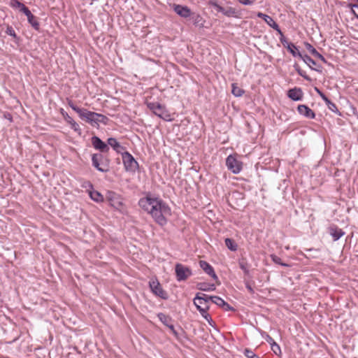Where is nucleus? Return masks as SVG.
<instances>
[{
  "instance_id": "1",
  "label": "nucleus",
  "mask_w": 358,
  "mask_h": 358,
  "mask_svg": "<svg viewBox=\"0 0 358 358\" xmlns=\"http://www.w3.org/2000/svg\"><path fill=\"white\" fill-rule=\"evenodd\" d=\"M9 6L13 9H18L20 12L23 13L27 17V22L30 26L35 31H39L41 25L38 21V18L31 12L27 6H26L19 0H10L9 2Z\"/></svg>"
},
{
  "instance_id": "2",
  "label": "nucleus",
  "mask_w": 358,
  "mask_h": 358,
  "mask_svg": "<svg viewBox=\"0 0 358 358\" xmlns=\"http://www.w3.org/2000/svg\"><path fill=\"white\" fill-rule=\"evenodd\" d=\"M208 6L215 10L217 13H222L227 17H234L236 19H242L245 9H238L234 7L224 8L218 3L217 0H209Z\"/></svg>"
},
{
  "instance_id": "3",
  "label": "nucleus",
  "mask_w": 358,
  "mask_h": 358,
  "mask_svg": "<svg viewBox=\"0 0 358 358\" xmlns=\"http://www.w3.org/2000/svg\"><path fill=\"white\" fill-rule=\"evenodd\" d=\"M92 167L101 173H108L110 171V159L103 153H93L91 155Z\"/></svg>"
},
{
  "instance_id": "4",
  "label": "nucleus",
  "mask_w": 358,
  "mask_h": 358,
  "mask_svg": "<svg viewBox=\"0 0 358 358\" xmlns=\"http://www.w3.org/2000/svg\"><path fill=\"white\" fill-rule=\"evenodd\" d=\"M141 203V208L144 210L148 211L150 214H151L152 217L158 224L162 226L166 224V221L165 217L163 215L162 210H160V204H162V203H155V205H153L154 203Z\"/></svg>"
},
{
  "instance_id": "5",
  "label": "nucleus",
  "mask_w": 358,
  "mask_h": 358,
  "mask_svg": "<svg viewBox=\"0 0 358 358\" xmlns=\"http://www.w3.org/2000/svg\"><path fill=\"white\" fill-rule=\"evenodd\" d=\"M147 108L157 117L166 122L171 121V115L165 105L157 101H146Z\"/></svg>"
},
{
  "instance_id": "6",
  "label": "nucleus",
  "mask_w": 358,
  "mask_h": 358,
  "mask_svg": "<svg viewBox=\"0 0 358 358\" xmlns=\"http://www.w3.org/2000/svg\"><path fill=\"white\" fill-rule=\"evenodd\" d=\"M122 163L126 172L134 173L139 168V164L135 157L127 150L122 153Z\"/></svg>"
},
{
  "instance_id": "7",
  "label": "nucleus",
  "mask_w": 358,
  "mask_h": 358,
  "mask_svg": "<svg viewBox=\"0 0 358 358\" xmlns=\"http://www.w3.org/2000/svg\"><path fill=\"white\" fill-rule=\"evenodd\" d=\"M227 169L234 174H238L243 169V162L238 159L236 155L230 154L225 159Z\"/></svg>"
},
{
  "instance_id": "8",
  "label": "nucleus",
  "mask_w": 358,
  "mask_h": 358,
  "mask_svg": "<svg viewBox=\"0 0 358 358\" xmlns=\"http://www.w3.org/2000/svg\"><path fill=\"white\" fill-rule=\"evenodd\" d=\"M279 39L284 48H285L294 57L302 58L303 54L300 52L299 47L294 43L289 41L283 33L280 35Z\"/></svg>"
},
{
  "instance_id": "9",
  "label": "nucleus",
  "mask_w": 358,
  "mask_h": 358,
  "mask_svg": "<svg viewBox=\"0 0 358 358\" xmlns=\"http://www.w3.org/2000/svg\"><path fill=\"white\" fill-rule=\"evenodd\" d=\"M90 140L94 149L99 151L97 153L105 154L108 152V140L105 142L96 135H93Z\"/></svg>"
},
{
  "instance_id": "10",
  "label": "nucleus",
  "mask_w": 358,
  "mask_h": 358,
  "mask_svg": "<svg viewBox=\"0 0 358 358\" xmlns=\"http://www.w3.org/2000/svg\"><path fill=\"white\" fill-rule=\"evenodd\" d=\"M173 10L181 18H189L193 11L191 8L185 4L173 3L171 6Z\"/></svg>"
},
{
  "instance_id": "11",
  "label": "nucleus",
  "mask_w": 358,
  "mask_h": 358,
  "mask_svg": "<svg viewBox=\"0 0 358 358\" xmlns=\"http://www.w3.org/2000/svg\"><path fill=\"white\" fill-rule=\"evenodd\" d=\"M175 271L178 281H184L192 274V271L189 267L181 264H177L176 265Z\"/></svg>"
},
{
  "instance_id": "12",
  "label": "nucleus",
  "mask_w": 358,
  "mask_h": 358,
  "mask_svg": "<svg viewBox=\"0 0 358 358\" xmlns=\"http://www.w3.org/2000/svg\"><path fill=\"white\" fill-rule=\"evenodd\" d=\"M256 15L257 17L262 19L268 26L275 30L279 35L283 33L278 24L271 16L262 12H257Z\"/></svg>"
},
{
  "instance_id": "13",
  "label": "nucleus",
  "mask_w": 358,
  "mask_h": 358,
  "mask_svg": "<svg viewBox=\"0 0 358 358\" xmlns=\"http://www.w3.org/2000/svg\"><path fill=\"white\" fill-rule=\"evenodd\" d=\"M189 20L191 21L192 24L199 29H202L204 28H208L206 26V20L202 17V15L198 12H194L192 13L191 16L189 17Z\"/></svg>"
},
{
  "instance_id": "14",
  "label": "nucleus",
  "mask_w": 358,
  "mask_h": 358,
  "mask_svg": "<svg viewBox=\"0 0 358 358\" xmlns=\"http://www.w3.org/2000/svg\"><path fill=\"white\" fill-rule=\"evenodd\" d=\"M150 287L154 294L163 299H166L168 298L167 293L162 289L160 283L157 280H152L150 281Z\"/></svg>"
},
{
  "instance_id": "15",
  "label": "nucleus",
  "mask_w": 358,
  "mask_h": 358,
  "mask_svg": "<svg viewBox=\"0 0 358 358\" xmlns=\"http://www.w3.org/2000/svg\"><path fill=\"white\" fill-rule=\"evenodd\" d=\"M287 96L293 101H300L303 99V92L299 87L289 89L286 93Z\"/></svg>"
},
{
  "instance_id": "16",
  "label": "nucleus",
  "mask_w": 358,
  "mask_h": 358,
  "mask_svg": "<svg viewBox=\"0 0 358 358\" xmlns=\"http://www.w3.org/2000/svg\"><path fill=\"white\" fill-rule=\"evenodd\" d=\"M301 59L312 71H315L317 73H322V66L318 64L313 59H312L308 55L303 54Z\"/></svg>"
},
{
  "instance_id": "17",
  "label": "nucleus",
  "mask_w": 358,
  "mask_h": 358,
  "mask_svg": "<svg viewBox=\"0 0 358 358\" xmlns=\"http://www.w3.org/2000/svg\"><path fill=\"white\" fill-rule=\"evenodd\" d=\"M108 150L111 148L117 154L122 155L126 150V148L123 146L116 138L108 137Z\"/></svg>"
},
{
  "instance_id": "18",
  "label": "nucleus",
  "mask_w": 358,
  "mask_h": 358,
  "mask_svg": "<svg viewBox=\"0 0 358 358\" xmlns=\"http://www.w3.org/2000/svg\"><path fill=\"white\" fill-rule=\"evenodd\" d=\"M59 113L66 122L70 125L71 129L74 131L79 132L80 134L81 129L79 124L64 110V109L61 108L59 109Z\"/></svg>"
},
{
  "instance_id": "19",
  "label": "nucleus",
  "mask_w": 358,
  "mask_h": 358,
  "mask_svg": "<svg viewBox=\"0 0 358 358\" xmlns=\"http://www.w3.org/2000/svg\"><path fill=\"white\" fill-rule=\"evenodd\" d=\"M297 112L299 115L310 120L315 119V113L307 105L299 104L297 106Z\"/></svg>"
},
{
  "instance_id": "20",
  "label": "nucleus",
  "mask_w": 358,
  "mask_h": 358,
  "mask_svg": "<svg viewBox=\"0 0 358 358\" xmlns=\"http://www.w3.org/2000/svg\"><path fill=\"white\" fill-rule=\"evenodd\" d=\"M304 46L306 50L314 57L321 60L323 63L327 64L328 66H331V64L329 62L325 57L320 54L315 48L313 45H311L308 42H304Z\"/></svg>"
},
{
  "instance_id": "21",
  "label": "nucleus",
  "mask_w": 358,
  "mask_h": 358,
  "mask_svg": "<svg viewBox=\"0 0 358 358\" xmlns=\"http://www.w3.org/2000/svg\"><path fill=\"white\" fill-rule=\"evenodd\" d=\"M68 105L73 111H75L78 114L79 118L81 120L85 121L87 112H89V110L76 106V104L73 103V102L71 100H69L68 101Z\"/></svg>"
},
{
  "instance_id": "22",
  "label": "nucleus",
  "mask_w": 358,
  "mask_h": 358,
  "mask_svg": "<svg viewBox=\"0 0 358 358\" xmlns=\"http://www.w3.org/2000/svg\"><path fill=\"white\" fill-rule=\"evenodd\" d=\"M68 105L73 111H75L78 114L79 118L81 120L85 121L87 112H89V110L76 106V104L73 103V102L71 100H69L68 101Z\"/></svg>"
},
{
  "instance_id": "23",
  "label": "nucleus",
  "mask_w": 358,
  "mask_h": 358,
  "mask_svg": "<svg viewBox=\"0 0 358 358\" xmlns=\"http://www.w3.org/2000/svg\"><path fill=\"white\" fill-rule=\"evenodd\" d=\"M88 195L93 201H104L103 195L94 189L92 183L89 182Z\"/></svg>"
},
{
  "instance_id": "24",
  "label": "nucleus",
  "mask_w": 358,
  "mask_h": 358,
  "mask_svg": "<svg viewBox=\"0 0 358 358\" xmlns=\"http://www.w3.org/2000/svg\"><path fill=\"white\" fill-rule=\"evenodd\" d=\"M5 33L13 38V42L15 45L19 46L21 44L22 41V38L16 34L15 29L11 25H7Z\"/></svg>"
},
{
  "instance_id": "25",
  "label": "nucleus",
  "mask_w": 358,
  "mask_h": 358,
  "mask_svg": "<svg viewBox=\"0 0 358 358\" xmlns=\"http://www.w3.org/2000/svg\"><path fill=\"white\" fill-rule=\"evenodd\" d=\"M200 267L209 275H210L213 279L217 280V276L215 274L213 268L206 262L200 261L199 262Z\"/></svg>"
},
{
  "instance_id": "26",
  "label": "nucleus",
  "mask_w": 358,
  "mask_h": 358,
  "mask_svg": "<svg viewBox=\"0 0 358 358\" xmlns=\"http://www.w3.org/2000/svg\"><path fill=\"white\" fill-rule=\"evenodd\" d=\"M213 296H208L205 294L198 293L194 299V303H197L199 301V303L203 304V306H209L208 303L210 301H212Z\"/></svg>"
},
{
  "instance_id": "27",
  "label": "nucleus",
  "mask_w": 358,
  "mask_h": 358,
  "mask_svg": "<svg viewBox=\"0 0 358 358\" xmlns=\"http://www.w3.org/2000/svg\"><path fill=\"white\" fill-rule=\"evenodd\" d=\"M329 233L333 237L334 241H338L345 234L341 229L336 225H332L329 227Z\"/></svg>"
},
{
  "instance_id": "28",
  "label": "nucleus",
  "mask_w": 358,
  "mask_h": 358,
  "mask_svg": "<svg viewBox=\"0 0 358 358\" xmlns=\"http://www.w3.org/2000/svg\"><path fill=\"white\" fill-rule=\"evenodd\" d=\"M104 196L106 201H120V196L113 190H107Z\"/></svg>"
},
{
  "instance_id": "29",
  "label": "nucleus",
  "mask_w": 358,
  "mask_h": 358,
  "mask_svg": "<svg viewBox=\"0 0 358 358\" xmlns=\"http://www.w3.org/2000/svg\"><path fill=\"white\" fill-rule=\"evenodd\" d=\"M97 118L96 117V112L89 110L85 119V122L90 124L91 126L97 128Z\"/></svg>"
},
{
  "instance_id": "30",
  "label": "nucleus",
  "mask_w": 358,
  "mask_h": 358,
  "mask_svg": "<svg viewBox=\"0 0 358 358\" xmlns=\"http://www.w3.org/2000/svg\"><path fill=\"white\" fill-rule=\"evenodd\" d=\"M196 287L198 289L201 291H214L215 289V286L214 284H210L207 282H199L196 285Z\"/></svg>"
},
{
  "instance_id": "31",
  "label": "nucleus",
  "mask_w": 358,
  "mask_h": 358,
  "mask_svg": "<svg viewBox=\"0 0 358 358\" xmlns=\"http://www.w3.org/2000/svg\"><path fill=\"white\" fill-rule=\"evenodd\" d=\"M293 67L294 70L297 72V73L303 79L309 82L312 81V78L308 75H307L303 70L301 69L300 66L298 64L297 62H294V64H293Z\"/></svg>"
},
{
  "instance_id": "32",
  "label": "nucleus",
  "mask_w": 358,
  "mask_h": 358,
  "mask_svg": "<svg viewBox=\"0 0 358 358\" xmlns=\"http://www.w3.org/2000/svg\"><path fill=\"white\" fill-rule=\"evenodd\" d=\"M293 67L294 70L297 72V73L303 79L309 82L312 81V78L308 75H307L303 70L301 69L300 66L298 64L297 62H294V64H293Z\"/></svg>"
},
{
  "instance_id": "33",
  "label": "nucleus",
  "mask_w": 358,
  "mask_h": 358,
  "mask_svg": "<svg viewBox=\"0 0 358 358\" xmlns=\"http://www.w3.org/2000/svg\"><path fill=\"white\" fill-rule=\"evenodd\" d=\"M245 93V90L237 86V84L235 83H233L231 84V94L235 97H241Z\"/></svg>"
},
{
  "instance_id": "34",
  "label": "nucleus",
  "mask_w": 358,
  "mask_h": 358,
  "mask_svg": "<svg viewBox=\"0 0 358 358\" xmlns=\"http://www.w3.org/2000/svg\"><path fill=\"white\" fill-rule=\"evenodd\" d=\"M96 117L97 118V128L99 127L100 124L108 125L110 122V119L101 113H96Z\"/></svg>"
},
{
  "instance_id": "35",
  "label": "nucleus",
  "mask_w": 358,
  "mask_h": 358,
  "mask_svg": "<svg viewBox=\"0 0 358 358\" xmlns=\"http://www.w3.org/2000/svg\"><path fill=\"white\" fill-rule=\"evenodd\" d=\"M325 104L327 105L328 109L329 110H331L332 113L339 115V116H341L342 115V113L340 112V110L338 109L336 105L332 102L330 99H329L328 101H327L325 102Z\"/></svg>"
},
{
  "instance_id": "36",
  "label": "nucleus",
  "mask_w": 358,
  "mask_h": 358,
  "mask_svg": "<svg viewBox=\"0 0 358 358\" xmlns=\"http://www.w3.org/2000/svg\"><path fill=\"white\" fill-rule=\"evenodd\" d=\"M157 317L159 318V320L162 322L164 323V324H166V326H168L170 329H173V325H169L168 324V322L170 321V317L167 315H166L165 314L162 313H158L157 315Z\"/></svg>"
},
{
  "instance_id": "37",
  "label": "nucleus",
  "mask_w": 358,
  "mask_h": 358,
  "mask_svg": "<svg viewBox=\"0 0 358 358\" xmlns=\"http://www.w3.org/2000/svg\"><path fill=\"white\" fill-rule=\"evenodd\" d=\"M208 309L209 306H203V308L198 307V310L199 311L202 317L209 322L210 320H211V317L210 315L207 313Z\"/></svg>"
},
{
  "instance_id": "38",
  "label": "nucleus",
  "mask_w": 358,
  "mask_h": 358,
  "mask_svg": "<svg viewBox=\"0 0 358 358\" xmlns=\"http://www.w3.org/2000/svg\"><path fill=\"white\" fill-rule=\"evenodd\" d=\"M226 246L231 251H236L237 250V244L235 241L229 238H227L224 241Z\"/></svg>"
},
{
  "instance_id": "39",
  "label": "nucleus",
  "mask_w": 358,
  "mask_h": 358,
  "mask_svg": "<svg viewBox=\"0 0 358 358\" xmlns=\"http://www.w3.org/2000/svg\"><path fill=\"white\" fill-rule=\"evenodd\" d=\"M138 201H163L158 197H152L149 193L145 197L141 198Z\"/></svg>"
},
{
  "instance_id": "40",
  "label": "nucleus",
  "mask_w": 358,
  "mask_h": 358,
  "mask_svg": "<svg viewBox=\"0 0 358 358\" xmlns=\"http://www.w3.org/2000/svg\"><path fill=\"white\" fill-rule=\"evenodd\" d=\"M212 302L215 303L220 307H222V306L226 305V302L220 297L217 296H213L212 299Z\"/></svg>"
},
{
  "instance_id": "41",
  "label": "nucleus",
  "mask_w": 358,
  "mask_h": 358,
  "mask_svg": "<svg viewBox=\"0 0 358 358\" xmlns=\"http://www.w3.org/2000/svg\"><path fill=\"white\" fill-rule=\"evenodd\" d=\"M271 259L273 260V262L275 264H280L285 267L289 266V264L282 262L281 259L275 255H271Z\"/></svg>"
},
{
  "instance_id": "42",
  "label": "nucleus",
  "mask_w": 358,
  "mask_h": 358,
  "mask_svg": "<svg viewBox=\"0 0 358 358\" xmlns=\"http://www.w3.org/2000/svg\"><path fill=\"white\" fill-rule=\"evenodd\" d=\"M314 90L317 92V94L320 96V98L324 101V103L329 99L327 97V96L318 87H315Z\"/></svg>"
},
{
  "instance_id": "43",
  "label": "nucleus",
  "mask_w": 358,
  "mask_h": 358,
  "mask_svg": "<svg viewBox=\"0 0 358 358\" xmlns=\"http://www.w3.org/2000/svg\"><path fill=\"white\" fill-rule=\"evenodd\" d=\"M160 210H162V212L164 216L166 215H169L171 212V209L166 203H162V204H160Z\"/></svg>"
},
{
  "instance_id": "44",
  "label": "nucleus",
  "mask_w": 358,
  "mask_h": 358,
  "mask_svg": "<svg viewBox=\"0 0 358 358\" xmlns=\"http://www.w3.org/2000/svg\"><path fill=\"white\" fill-rule=\"evenodd\" d=\"M244 355L248 358H261L259 356L255 355L251 350L250 349H245L244 350Z\"/></svg>"
},
{
  "instance_id": "45",
  "label": "nucleus",
  "mask_w": 358,
  "mask_h": 358,
  "mask_svg": "<svg viewBox=\"0 0 358 358\" xmlns=\"http://www.w3.org/2000/svg\"><path fill=\"white\" fill-rule=\"evenodd\" d=\"M271 350L276 355H280L281 354L280 348L275 342L271 345Z\"/></svg>"
},
{
  "instance_id": "46",
  "label": "nucleus",
  "mask_w": 358,
  "mask_h": 358,
  "mask_svg": "<svg viewBox=\"0 0 358 358\" xmlns=\"http://www.w3.org/2000/svg\"><path fill=\"white\" fill-rule=\"evenodd\" d=\"M341 5L345 6L346 8H350V10L358 8V3L343 2L341 3Z\"/></svg>"
},
{
  "instance_id": "47",
  "label": "nucleus",
  "mask_w": 358,
  "mask_h": 358,
  "mask_svg": "<svg viewBox=\"0 0 358 358\" xmlns=\"http://www.w3.org/2000/svg\"><path fill=\"white\" fill-rule=\"evenodd\" d=\"M239 3L244 6H250L255 3V0H236Z\"/></svg>"
},
{
  "instance_id": "48",
  "label": "nucleus",
  "mask_w": 358,
  "mask_h": 358,
  "mask_svg": "<svg viewBox=\"0 0 358 358\" xmlns=\"http://www.w3.org/2000/svg\"><path fill=\"white\" fill-rule=\"evenodd\" d=\"M3 117L4 119L8 120L10 122H13V115L9 112L3 113Z\"/></svg>"
},
{
  "instance_id": "49",
  "label": "nucleus",
  "mask_w": 358,
  "mask_h": 358,
  "mask_svg": "<svg viewBox=\"0 0 358 358\" xmlns=\"http://www.w3.org/2000/svg\"><path fill=\"white\" fill-rule=\"evenodd\" d=\"M239 266L244 271V273L245 274L248 273L249 271H248L246 264H245L244 262H240Z\"/></svg>"
},
{
  "instance_id": "50",
  "label": "nucleus",
  "mask_w": 358,
  "mask_h": 358,
  "mask_svg": "<svg viewBox=\"0 0 358 358\" xmlns=\"http://www.w3.org/2000/svg\"><path fill=\"white\" fill-rule=\"evenodd\" d=\"M266 341L270 344L272 345L273 343H275L274 340L269 336L266 335Z\"/></svg>"
},
{
  "instance_id": "51",
  "label": "nucleus",
  "mask_w": 358,
  "mask_h": 358,
  "mask_svg": "<svg viewBox=\"0 0 358 358\" xmlns=\"http://www.w3.org/2000/svg\"><path fill=\"white\" fill-rule=\"evenodd\" d=\"M222 308H223V309L224 310H230L232 309V308L227 302H226V305L222 306Z\"/></svg>"
},
{
  "instance_id": "52",
  "label": "nucleus",
  "mask_w": 358,
  "mask_h": 358,
  "mask_svg": "<svg viewBox=\"0 0 358 358\" xmlns=\"http://www.w3.org/2000/svg\"><path fill=\"white\" fill-rule=\"evenodd\" d=\"M350 13L357 20H358V13L354 9L350 10Z\"/></svg>"
},
{
  "instance_id": "53",
  "label": "nucleus",
  "mask_w": 358,
  "mask_h": 358,
  "mask_svg": "<svg viewBox=\"0 0 358 358\" xmlns=\"http://www.w3.org/2000/svg\"><path fill=\"white\" fill-rule=\"evenodd\" d=\"M246 288L248 289V290L250 293H253V292H254L253 289L252 288V287H251L249 284H246Z\"/></svg>"
},
{
  "instance_id": "54",
  "label": "nucleus",
  "mask_w": 358,
  "mask_h": 358,
  "mask_svg": "<svg viewBox=\"0 0 358 358\" xmlns=\"http://www.w3.org/2000/svg\"><path fill=\"white\" fill-rule=\"evenodd\" d=\"M116 205H114L113 203H111V206L114 207V208H118L119 206H122V203H120V202H118V203H115Z\"/></svg>"
},
{
  "instance_id": "55",
  "label": "nucleus",
  "mask_w": 358,
  "mask_h": 358,
  "mask_svg": "<svg viewBox=\"0 0 358 358\" xmlns=\"http://www.w3.org/2000/svg\"><path fill=\"white\" fill-rule=\"evenodd\" d=\"M194 305L196 306L197 309H198V307L203 308V304L199 303V301H197V303H194Z\"/></svg>"
},
{
  "instance_id": "56",
  "label": "nucleus",
  "mask_w": 358,
  "mask_h": 358,
  "mask_svg": "<svg viewBox=\"0 0 358 358\" xmlns=\"http://www.w3.org/2000/svg\"><path fill=\"white\" fill-rule=\"evenodd\" d=\"M355 1H357L358 3V0H355Z\"/></svg>"
},
{
  "instance_id": "57",
  "label": "nucleus",
  "mask_w": 358,
  "mask_h": 358,
  "mask_svg": "<svg viewBox=\"0 0 358 358\" xmlns=\"http://www.w3.org/2000/svg\"><path fill=\"white\" fill-rule=\"evenodd\" d=\"M357 10H358V8H357Z\"/></svg>"
}]
</instances>
